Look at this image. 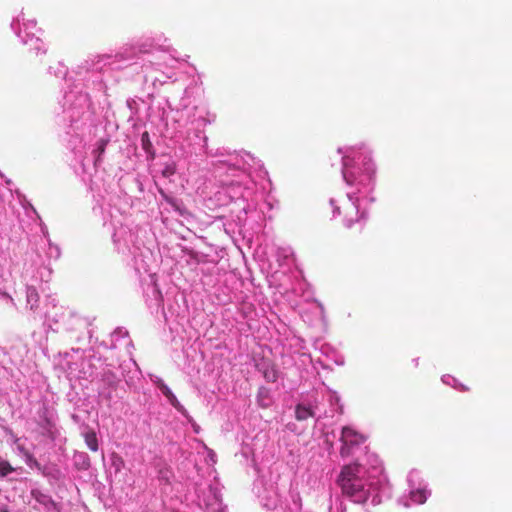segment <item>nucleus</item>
<instances>
[{"label": "nucleus", "mask_w": 512, "mask_h": 512, "mask_svg": "<svg viewBox=\"0 0 512 512\" xmlns=\"http://www.w3.org/2000/svg\"><path fill=\"white\" fill-rule=\"evenodd\" d=\"M366 474L365 467L359 463L343 466L337 478L343 495L356 503H365L369 496V491L366 488L368 485Z\"/></svg>", "instance_id": "1"}, {"label": "nucleus", "mask_w": 512, "mask_h": 512, "mask_svg": "<svg viewBox=\"0 0 512 512\" xmlns=\"http://www.w3.org/2000/svg\"><path fill=\"white\" fill-rule=\"evenodd\" d=\"M340 441L342 443L340 448L341 457H349L355 449L365 442V437L353 428L345 426L342 428Z\"/></svg>", "instance_id": "2"}, {"label": "nucleus", "mask_w": 512, "mask_h": 512, "mask_svg": "<svg viewBox=\"0 0 512 512\" xmlns=\"http://www.w3.org/2000/svg\"><path fill=\"white\" fill-rule=\"evenodd\" d=\"M339 214H342L340 208L337 209ZM354 224H358L360 230L363 229V224L360 219L358 209L354 205H349L343 209V225L350 229Z\"/></svg>", "instance_id": "3"}, {"label": "nucleus", "mask_w": 512, "mask_h": 512, "mask_svg": "<svg viewBox=\"0 0 512 512\" xmlns=\"http://www.w3.org/2000/svg\"><path fill=\"white\" fill-rule=\"evenodd\" d=\"M429 495L426 488H417L410 491L409 498L413 504H424Z\"/></svg>", "instance_id": "4"}, {"label": "nucleus", "mask_w": 512, "mask_h": 512, "mask_svg": "<svg viewBox=\"0 0 512 512\" xmlns=\"http://www.w3.org/2000/svg\"><path fill=\"white\" fill-rule=\"evenodd\" d=\"M315 413L310 407L304 405H297L295 409V417L299 421L307 420L310 417H314Z\"/></svg>", "instance_id": "5"}, {"label": "nucleus", "mask_w": 512, "mask_h": 512, "mask_svg": "<svg viewBox=\"0 0 512 512\" xmlns=\"http://www.w3.org/2000/svg\"><path fill=\"white\" fill-rule=\"evenodd\" d=\"M85 443L88 448L96 452L98 450V439L94 431H88L84 434Z\"/></svg>", "instance_id": "6"}, {"label": "nucleus", "mask_w": 512, "mask_h": 512, "mask_svg": "<svg viewBox=\"0 0 512 512\" xmlns=\"http://www.w3.org/2000/svg\"><path fill=\"white\" fill-rule=\"evenodd\" d=\"M261 371L263 373L264 378L268 382H275L278 378L277 371L275 370V368L273 366L267 365V366L263 367V369H261Z\"/></svg>", "instance_id": "7"}, {"label": "nucleus", "mask_w": 512, "mask_h": 512, "mask_svg": "<svg viewBox=\"0 0 512 512\" xmlns=\"http://www.w3.org/2000/svg\"><path fill=\"white\" fill-rule=\"evenodd\" d=\"M155 383H156L157 387L161 390V392L164 394V396L167 398L168 401L174 396L171 389L164 383V381L162 379H157V381Z\"/></svg>", "instance_id": "8"}, {"label": "nucleus", "mask_w": 512, "mask_h": 512, "mask_svg": "<svg viewBox=\"0 0 512 512\" xmlns=\"http://www.w3.org/2000/svg\"><path fill=\"white\" fill-rule=\"evenodd\" d=\"M14 468L7 461H0V477H5L13 472Z\"/></svg>", "instance_id": "9"}, {"label": "nucleus", "mask_w": 512, "mask_h": 512, "mask_svg": "<svg viewBox=\"0 0 512 512\" xmlns=\"http://www.w3.org/2000/svg\"><path fill=\"white\" fill-rule=\"evenodd\" d=\"M176 172V165L174 163L167 164L165 168L162 170V175L164 177H170Z\"/></svg>", "instance_id": "10"}, {"label": "nucleus", "mask_w": 512, "mask_h": 512, "mask_svg": "<svg viewBox=\"0 0 512 512\" xmlns=\"http://www.w3.org/2000/svg\"><path fill=\"white\" fill-rule=\"evenodd\" d=\"M170 404L175 408L177 409L179 412H181L182 414H185L186 413V410L185 408L183 407V405L178 401V399L176 398V396L174 395L170 400H169Z\"/></svg>", "instance_id": "11"}, {"label": "nucleus", "mask_w": 512, "mask_h": 512, "mask_svg": "<svg viewBox=\"0 0 512 512\" xmlns=\"http://www.w3.org/2000/svg\"><path fill=\"white\" fill-rule=\"evenodd\" d=\"M106 144H107V141L106 140H103L101 139L100 142H99V146H98V152H99V155L103 154L104 151H105V147H106Z\"/></svg>", "instance_id": "12"}, {"label": "nucleus", "mask_w": 512, "mask_h": 512, "mask_svg": "<svg viewBox=\"0 0 512 512\" xmlns=\"http://www.w3.org/2000/svg\"><path fill=\"white\" fill-rule=\"evenodd\" d=\"M0 512H10L9 508L7 506H3L1 509H0Z\"/></svg>", "instance_id": "13"}, {"label": "nucleus", "mask_w": 512, "mask_h": 512, "mask_svg": "<svg viewBox=\"0 0 512 512\" xmlns=\"http://www.w3.org/2000/svg\"><path fill=\"white\" fill-rule=\"evenodd\" d=\"M146 138H148V133H147V132L143 133V135H142V141L144 142V139H146Z\"/></svg>", "instance_id": "14"}, {"label": "nucleus", "mask_w": 512, "mask_h": 512, "mask_svg": "<svg viewBox=\"0 0 512 512\" xmlns=\"http://www.w3.org/2000/svg\"><path fill=\"white\" fill-rule=\"evenodd\" d=\"M0 295L5 296V297H9V295L6 292H2L1 290H0Z\"/></svg>", "instance_id": "15"}, {"label": "nucleus", "mask_w": 512, "mask_h": 512, "mask_svg": "<svg viewBox=\"0 0 512 512\" xmlns=\"http://www.w3.org/2000/svg\"><path fill=\"white\" fill-rule=\"evenodd\" d=\"M32 294H35V296H38V293H36V291L34 289L31 291V294L29 296H31Z\"/></svg>", "instance_id": "16"}]
</instances>
